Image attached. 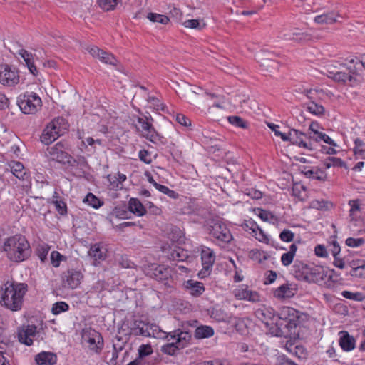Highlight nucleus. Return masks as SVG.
Here are the masks:
<instances>
[{"label":"nucleus","mask_w":365,"mask_h":365,"mask_svg":"<svg viewBox=\"0 0 365 365\" xmlns=\"http://www.w3.org/2000/svg\"><path fill=\"white\" fill-rule=\"evenodd\" d=\"M317 137L318 138V142L323 141L324 143L331 145L333 147H337L336 143L334 142L328 135L318 131V133H317Z\"/></svg>","instance_id":"55"},{"label":"nucleus","mask_w":365,"mask_h":365,"mask_svg":"<svg viewBox=\"0 0 365 365\" xmlns=\"http://www.w3.org/2000/svg\"><path fill=\"white\" fill-rule=\"evenodd\" d=\"M215 260V255L214 252L209 247H202L201 250V261L202 268L198 273L200 278L204 279L210 274Z\"/></svg>","instance_id":"13"},{"label":"nucleus","mask_w":365,"mask_h":365,"mask_svg":"<svg viewBox=\"0 0 365 365\" xmlns=\"http://www.w3.org/2000/svg\"><path fill=\"white\" fill-rule=\"evenodd\" d=\"M294 294V291L290 288L288 284H282L276 289L274 292V295L277 298H289Z\"/></svg>","instance_id":"34"},{"label":"nucleus","mask_w":365,"mask_h":365,"mask_svg":"<svg viewBox=\"0 0 365 365\" xmlns=\"http://www.w3.org/2000/svg\"><path fill=\"white\" fill-rule=\"evenodd\" d=\"M341 295L348 299H351L357 302H361L364 299V295L361 292H352L350 291H343Z\"/></svg>","instance_id":"46"},{"label":"nucleus","mask_w":365,"mask_h":365,"mask_svg":"<svg viewBox=\"0 0 365 365\" xmlns=\"http://www.w3.org/2000/svg\"><path fill=\"white\" fill-rule=\"evenodd\" d=\"M27 292L26 284L7 281L0 289V304L13 312L19 311Z\"/></svg>","instance_id":"2"},{"label":"nucleus","mask_w":365,"mask_h":365,"mask_svg":"<svg viewBox=\"0 0 365 365\" xmlns=\"http://www.w3.org/2000/svg\"><path fill=\"white\" fill-rule=\"evenodd\" d=\"M128 209L132 213L139 217L143 216L146 213V209L137 198H130L128 202Z\"/></svg>","instance_id":"30"},{"label":"nucleus","mask_w":365,"mask_h":365,"mask_svg":"<svg viewBox=\"0 0 365 365\" xmlns=\"http://www.w3.org/2000/svg\"><path fill=\"white\" fill-rule=\"evenodd\" d=\"M153 352L150 344H142L138 348V354L140 358L150 355Z\"/></svg>","instance_id":"53"},{"label":"nucleus","mask_w":365,"mask_h":365,"mask_svg":"<svg viewBox=\"0 0 365 365\" xmlns=\"http://www.w3.org/2000/svg\"><path fill=\"white\" fill-rule=\"evenodd\" d=\"M135 329L138 330V334L143 336H149L154 338H162L167 336L166 332L160 329V328L155 324H145L141 321L135 322Z\"/></svg>","instance_id":"14"},{"label":"nucleus","mask_w":365,"mask_h":365,"mask_svg":"<svg viewBox=\"0 0 365 365\" xmlns=\"http://www.w3.org/2000/svg\"><path fill=\"white\" fill-rule=\"evenodd\" d=\"M233 294L237 299L247 300L251 302H258L260 301L259 293L256 291L248 289V287L245 284L240 285L235 289Z\"/></svg>","instance_id":"19"},{"label":"nucleus","mask_w":365,"mask_h":365,"mask_svg":"<svg viewBox=\"0 0 365 365\" xmlns=\"http://www.w3.org/2000/svg\"><path fill=\"white\" fill-rule=\"evenodd\" d=\"M69 309V305L65 302H58L52 305L51 312L54 315L60 314L67 312Z\"/></svg>","instance_id":"44"},{"label":"nucleus","mask_w":365,"mask_h":365,"mask_svg":"<svg viewBox=\"0 0 365 365\" xmlns=\"http://www.w3.org/2000/svg\"><path fill=\"white\" fill-rule=\"evenodd\" d=\"M324 165L327 168H329L331 166L343 168L345 167L346 163L341 158L329 157L328 158V162H326Z\"/></svg>","instance_id":"48"},{"label":"nucleus","mask_w":365,"mask_h":365,"mask_svg":"<svg viewBox=\"0 0 365 365\" xmlns=\"http://www.w3.org/2000/svg\"><path fill=\"white\" fill-rule=\"evenodd\" d=\"M68 129V123L65 118H55L43 129L41 141L45 145H49L63 135Z\"/></svg>","instance_id":"7"},{"label":"nucleus","mask_w":365,"mask_h":365,"mask_svg":"<svg viewBox=\"0 0 365 365\" xmlns=\"http://www.w3.org/2000/svg\"><path fill=\"white\" fill-rule=\"evenodd\" d=\"M184 287L190 292L192 296L195 297L200 296L205 291V287L202 282L192 279L185 281Z\"/></svg>","instance_id":"25"},{"label":"nucleus","mask_w":365,"mask_h":365,"mask_svg":"<svg viewBox=\"0 0 365 365\" xmlns=\"http://www.w3.org/2000/svg\"><path fill=\"white\" fill-rule=\"evenodd\" d=\"M87 51L93 57L99 59L101 62L105 64L116 66L118 62L113 54L103 51L97 46H89L88 47Z\"/></svg>","instance_id":"17"},{"label":"nucleus","mask_w":365,"mask_h":365,"mask_svg":"<svg viewBox=\"0 0 365 365\" xmlns=\"http://www.w3.org/2000/svg\"><path fill=\"white\" fill-rule=\"evenodd\" d=\"M214 333V329L210 326L201 325L195 329V337L198 339L210 338Z\"/></svg>","instance_id":"31"},{"label":"nucleus","mask_w":365,"mask_h":365,"mask_svg":"<svg viewBox=\"0 0 365 365\" xmlns=\"http://www.w3.org/2000/svg\"><path fill=\"white\" fill-rule=\"evenodd\" d=\"M175 120L181 125L188 128L192 125L191 120L182 113H178L175 115Z\"/></svg>","instance_id":"56"},{"label":"nucleus","mask_w":365,"mask_h":365,"mask_svg":"<svg viewBox=\"0 0 365 365\" xmlns=\"http://www.w3.org/2000/svg\"><path fill=\"white\" fill-rule=\"evenodd\" d=\"M206 101H211L212 106L219 108H225L226 98L224 95V90L218 88L216 91L212 93H205L202 96Z\"/></svg>","instance_id":"21"},{"label":"nucleus","mask_w":365,"mask_h":365,"mask_svg":"<svg viewBox=\"0 0 365 365\" xmlns=\"http://www.w3.org/2000/svg\"><path fill=\"white\" fill-rule=\"evenodd\" d=\"M20 81L19 70L9 64H0V84L4 86L14 87Z\"/></svg>","instance_id":"11"},{"label":"nucleus","mask_w":365,"mask_h":365,"mask_svg":"<svg viewBox=\"0 0 365 365\" xmlns=\"http://www.w3.org/2000/svg\"><path fill=\"white\" fill-rule=\"evenodd\" d=\"M147 18L153 23H158L163 25H167L170 23V18L168 16L157 13L149 12Z\"/></svg>","instance_id":"38"},{"label":"nucleus","mask_w":365,"mask_h":365,"mask_svg":"<svg viewBox=\"0 0 365 365\" xmlns=\"http://www.w3.org/2000/svg\"><path fill=\"white\" fill-rule=\"evenodd\" d=\"M182 25L185 28L195 29L198 30H202L206 26V24L203 21V20L200 21L198 19L186 20L183 22Z\"/></svg>","instance_id":"42"},{"label":"nucleus","mask_w":365,"mask_h":365,"mask_svg":"<svg viewBox=\"0 0 365 365\" xmlns=\"http://www.w3.org/2000/svg\"><path fill=\"white\" fill-rule=\"evenodd\" d=\"M82 342L86 344L91 351L96 354H99L103 347V339L101 334L91 328L83 329Z\"/></svg>","instance_id":"10"},{"label":"nucleus","mask_w":365,"mask_h":365,"mask_svg":"<svg viewBox=\"0 0 365 365\" xmlns=\"http://www.w3.org/2000/svg\"><path fill=\"white\" fill-rule=\"evenodd\" d=\"M331 203L328 201L315 200L312 202V207L317 210H328Z\"/></svg>","instance_id":"58"},{"label":"nucleus","mask_w":365,"mask_h":365,"mask_svg":"<svg viewBox=\"0 0 365 365\" xmlns=\"http://www.w3.org/2000/svg\"><path fill=\"white\" fill-rule=\"evenodd\" d=\"M119 0H98V5L104 11L114 10L118 5Z\"/></svg>","instance_id":"43"},{"label":"nucleus","mask_w":365,"mask_h":365,"mask_svg":"<svg viewBox=\"0 0 365 365\" xmlns=\"http://www.w3.org/2000/svg\"><path fill=\"white\" fill-rule=\"evenodd\" d=\"M155 189H157L160 192L167 195L168 197L175 199L178 197V193H176L174 190H170L165 185H163L160 184H155Z\"/></svg>","instance_id":"50"},{"label":"nucleus","mask_w":365,"mask_h":365,"mask_svg":"<svg viewBox=\"0 0 365 365\" xmlns=\"http://www.w3.org/2000/svg\"><path fill=\"white\" fill-rule=\"evenodd\" d=\"M107 178L109 182L108 187L110 190H118L121 189L122 186L115 175H108Z\"/></svg>","instance_id":"51"},{"label":"nucleus","mask_w":365,"mask_h":365,"mask_svg":"<svg viewBox=\"0 0 365 365\" xmlns=\"http://www.w3.org/2000/svg\"><path fill=\"white\" fill-rule=\"evenodd\" d=\"M352 59L349 60L346 63H339L338 70L332 69L331 66H329L327 72L329 77L334 81L346 84L350 86H355L360 83L362 80L361 73H359L357 68L354 63Z\"/></svg>","instance_id":"5"},{"label":"nucleus","mask_w":365,"mask_h":365,"mask_svg":"<svg viewBox=\"0 0 365 365\" xmlns=\"http://www.w3.org/2000/svg\"><path fill=\"white\" fill-rule=\"evenodd\" d=\"M296 279L307 283L320 284L327 277V271L322 266L296 260L292 267Z\"/></svg>","instance_id":"4"},{"label":"nucleus","mask_w":365,"mask_h":365,"mask_svg":"<svg viewBox=\"0 0 365 365\" xmlns=\"http://www.w3.org/2000/svg\"><path fill=\"white\" fill-rule=\"evenodd\" d=\"M306 105L307 110L314 115L320 116L322 115L325 112L324 107L322 105L316 103L314 101H310Z\"/></svg>","instance_id":"40"},{"label":"nucleus","mask_w":365,"mask_h":365,"mask_svg":"<svg viewBox=\"0 0 365 365\" xmlns=\"http://www.w3.org/2000/svg\"><path fill=\"white\" fill-rule=\"evenodd\" d=\"M147 101L148 106L151 109L163 111L165 108V105L157 97L148 96Z\"/></svg>","instance_id":"39"},{"label":"nucleus","mask_w":365,"mask_h":365,"mask_svg":"<svg viewBox=\"0 0 365 365\" xmlns=\"http://www.w3.org/2000/svg\"><path fill=\"white\" fill-rule=\"evenodd\" d=\"M339 335V344L343 351H351L354 349L356 341L352 336L346 331H340Z\"/></svg>","instance_id":"24"},{"label":"nucleus","mask_w":365,"mask_h":365,"mask_svg":"<svg viewBox=\"0 0 365 365\" xmlns=\"http://www.w3.org/2000/svg\"><path fill=\"white\" fill-rule=\"evenodd\" d=\"M18 106L24 114H34L41 108L42 101L36 93L26 92L18 98Z\"/></svg>","instance_id":"9"},{"label":"nucleus","mask_w":365,"mask_h":365,"mask_svg":"<svg viewBox=\"0 0 365 365\" xmlns=\"http://www.w3.org/2000/svg\"><path fill=\"white\" fill-rule=\"evenodd\" d=\"M146 275L158 281L167 280L170 277V269L164 265L151 264L145 270Z\"/></svg>","instance_id":"18"},{"label":"nucleus","mask_w":365,"mask_h":365,"mask_svg":"<svg viewBox=\"0 0 365 365\" xmlns=\"http://www.w3.org/2000/svg\"><path fill=\"white\" fill-rule=\"evenodd\" d=\"M230 262L232 263L235 268V274L233 276V280L235 282H242L244 279L242 271L238 269L232 259L230 258Z\"/></svg>","instance_id":"60"},{"label":"nucleus","mask_w":365,"mask_h":365,"mask_svg":"<svg viewBox=\"0 0 365 365\" xmlns=\"http://www.w3.org/2000/svg\"><path fill=\"white\" fill-rule=\"evenodd\" d=\"M346 245L351 247H358L362 246L365 243V240L361 238L349 237L346 240Z\"/></svg>","instance_id":"54"},{"label":"nucleus","mask_w":365,"mask_h":365,"mask_svg":"<svg viewBox=\"0 0 365 365\" xmlns=\"http://www.w3.org/2000/svg\"><path fill=\"white\" fill-rule=\"evenodd\" d=\"M46 155L51 160L58 163L68 161L69 155L66 152L64 145L61 143H57L54 145L48 148Z\"/></svg>","instance_id":"16"},{"label":"nucleus","mask_w":365,"mask_h":365,"mask_svg":"<svg viewBox=\"0 0 365 365\" xmlns=\"http://www.w3.org/2000/svg\"><path fill=\"white\" fill-rule=\"evenodd\" d=\"M289 142L293 145L309 150H314L315 149L312 143L307 142V134L298 130L291 129L289 130Z\"/></svg>","instance_id":"20"},{"label":"nucleus","mask_w":365,"mask_h":365,"mask_svg":"<svg viewBox=\"0 0 365 365\" xmlns=\"http://www.w3.org/2000/svg\"><path fill=\"white\" fill-rule=\"evenodd\" d=\"M230 124L237 128H240L243 129H246L248 128L247 121L245 120L241 117L237 115L230 116Z\"/></svg>","instance_id":"45"},{"label":"nucleus","mask_w":365,"mask_h":365,"mask_svg":"<svg viewBox=\"0 0 365 365\" xmlns=\"http://www.w3.org/2000/svg\"><path fill=\"white\" fill-rule=\"evenodd\" d=\"M227 232L226 225L220 220H217L213 222V225H210V235L222 242H227Z\"/></svg>","instance_id":"22"},{"label":"nucleus","mask_w":365,"mask_h":365,"mask_svg":"<svg viewBox=\"0 0 365 365\" xmlns=\"http://www.w3.org/2000/svg\"><path fill=\"white\" fill-rule=\"evenodd\" d=\"M9 166L13 175L17 178L22 180L28 179L29 175L26 173L25 168L21 163L12 161L9 164Z\"/></svg>","instance_id":"29"},{"label":"nucleus","mask_w":365,"mask_h":365,"mask_svg":"<svg viewBox=\"0 0 365 365\" xmlns=\"http://www.w3.org/2000/svg\"><path fill=\"white\" fill-rule=\"evenodd\" d=\"M96 145H102V140L100 139L95 140L92 137L86 138L81 143V146L84 147L85 151L91 153L96 152Z\"/></svg>","instance_id":"32"},{"label":"nucleus","mask_w":365,"mask_h":365,"mask_svg":"<svg viewBox=\"0 0 365 365\" xmlns=\"http://www.w3.org/2000/svg\"><path fill=\"white\" fill-rule=\"evenodd\" d=\"M83 278V274L79 270L70 269L62 275V282L65 287L74 289L78 287Z\"/></svg>","instance_id":"15"},{"label":"nucleus","mask_w":365,"mask_h":365,"mask_svg":"<svg viewBox=\"0 0 365 365\" xmlns=\"http://www.w3.org/2000/svg\"><path fill=\"white\" fill-rule=\"evenodd\" d=\"M245 226L247 229L251 230L253 235H257V230H259V226L253 220L250 219L246 220L245 222Z\"/></svg>","instance_id":"61"},{"label":"nucleus","mask_w":365,"mask_h":365,"mask_svg":"<svg viewBox=\"0 0 365 365\" xmlns=\"http://www.w3.org/2000/svg\"><path fill=\"white\" fill-rule=\"evenodd\" d=\"M352 269L350 271V275L352 277H356L359 278H362L365 277V264L364 262H352L351 264Z\"/></svg>","instance_id":"35"},{"label":"nucleus","mask_w":365,"mask_h":365,"mask_svg":"<svg viewBox=\"0 0 365 365\" xmlns=\"http://www.w3.org/2000/svg\"><path fill=\"white\" fill-rule=\"evenodd\" d=\"M255 314L274 336L287 338L301 323V313L290 307H283L277 313L270 307H263Z\"/></svg>","instance_id":"1"},{"label":"nucleus","mask_w":365,"mask_h":365,"mask_svg":"<svg viewBox=\"0 0 365 365\" xmlns=\"http://www.w3.org/2000/svg\"><path fill=\"white\" fill-rule=\"evenodd\" d=\"M233 165L235 166V169L230 168L229 172L230 173L235 172L234 174H232V178L233 179L232 182L238 186V179L241 180H243V175L241 173L242 167L240 165H235V163H233Z\"/></svg>","instance_id":"47"},{"label":"nucleus","mask_w":365,"mask_h":365,"mask_svg":"<svg viewBox=\"0 0 365 365\" xmlns=\"http://www.w3.org/2000/svg\"><path fill=\"white\" fill-rule=\"evenodd\" d=\"M258 212L257 215L264 222H268L271 220L275 219L274 215L269 211L263 209H258Z\"/></svg>","instance_id":"59"},{"label":"nucleus","mask_w":365,"mask_h":365,"mask_svg":"<svg viewBox=\"0 0 365 365\" xmlns=\"http://www.w3.org/2000/svg\"><path fill=\"white\" fill-rule=\"evenodd\" d=\"M284 38L302 43L309 41L310 39V36L303 32H294L291 34H284Z\"/></svg>","instance_id":"36"},{"label":"nucleus","mask_w":365,"mask_h":365,"mask_svg":"<svg viewBox=\"0 0 365 365\" xmlns=\"http://www.w3.org/2000/svg\"><path fill=\"white\" fill-rule=\"evenodd\" d=\"M107 250L102 243L92 245L88 251L89 255L96 261L104 260L106 257Z\"/></svg>","instance_id":"26"},{"label":"nucleus","mask_w":365,"mask_h":365,"mask_svg":"<svg viewBox=\"0 0 365 365\" xmlns=\"http://www.w3.org/2000/svg\"><path fill=\"white\" fill-rule=\"evenodd\" d=\"M58 357L56 354L51 351H41L35 356V361L38 365H55Z\"/></svg>","instance_id":"23"},{"label":"nucleus","mask_w":365,"mask_h":365,"mask_svg":"<svg viewBox=\"0 0 365 365\" xmlns=\"http://www.w3.org/2000/svg\"><path fill=\"white\" fill-rule=\"evenodd\" d=\"M166 335L167 336L161 339H167L168 343L161 347V351L170 356L175 355L178 350L184 348L190 339L188 332L180 329L169 333L166 332Z\"/></svg>","instance_id":"8"},{"label":"nucleus","mask_w":365,"mask_h":365,"mask_svg":"<svg viewBox=\"0 0 365 365\" xmlns=\"http://www.w3.org/2000/svg\"><path fill=\"white\" fill-rule=\"evenodd\" d=\"M153 121V119L150 115L147 117L131 115L128 117V122L135 128L140 136L158 144L161 142L162 137L155 129Z\"/></svg>","instance_id":"6"},{"label":"nucleus","mask_w":365,"mask_h":365,"mask_svg":"<svg viewBox=\"0 0 365 365\" xmlns=\"http://www.w3.org/2000/svg\"><path fill=\"white\" fill-rule=\"evenodd\" d=\"M279 238L283 242H290L294 240V233L288 229H284L279 234Z\"/></svg>","instance_id":"57"},{"label":"nucleus","mask_w":365,"mask_h":365,"mask_svg":"<svg viewBox=\"0 0 365 365\" xmlns=\"http://www.w3.org/2000/svg\"><path fill=\"white\" fill-rule=\"evenodd\" d=\"M19 55L24 59L30 73L36 76L38 74V71L34 63V57L32 53H29L25 49H20Z\"/></svg>","instance_id":"27"},{"label":"nucleus","mask_w":365,"mask_h":365,"mask_svg":"<svg viewBox=\"0 0 365 365\" xmlns=\"http://www.w3.org/2000/svg\"><path fill=\"white\" fill-rule=\"evenodd\" d=\"M351 59L354 61V63L356 66V68H357L359 73H360L363 68L365 69V54L361 56V59H358L356 58Z\"/></svg>","instance_id":"64"},{"label":"nucleus","mask_w":365,"mask_h":365,"mask_svg":"<svg viewBox=\"0 0 365 365\" xmlns=\"http://www.w3.org/2000/svg\"><path fill=\"white\" fill-rule=\"evenodd\" d=\"M66 257L58 251H52L51 253V262L54 267H58L61 262L65 260Z\"/></svg>","instance_id":"49"},{"label":"nucleus","mask_w":365,"mask_h":365,"mask_svg":"<svg viewBox=\"0 0 365 365\" xmlns=\"http://www.w3.org/2000/svg\"><path fill=\"white\" fill-rule=\"evenodd\" d=\"M230 325L241 335H247L249 332L247 322L244 319L230 317Z\"/></svg>","instance_id":"28"},{"label":"nucleus","mask_w":365,"mask_h":365,"mask_svg":"<svg viewBox=\"0 0 365 365\" xmlns=\"http://www.w3.org/2000/svg\"><path fill=\"white\" fill-rule=\"evenodd\" d=\"M294 257V256L289 252L282 254L281 257L282 264L285 267L290 265L293 262Z\"/></svg>","instance_id":"63"},{"label":"nucleus","mask_w":365,"mask_h":365,"mask_svg":"<svg viewBox=\"0 0 365 365\" xmlns=\"http://www.w3.org/2000/svg\"><path fill=\"white\" fill-rule=\"evenodd\" d=\"M138 157L141 161L146 164H150L152 162L150 153L146 150H140L138 153Z\"/></svg>","instance_id":"62"},{"label":"nucleus","mask_w":365,"mask_h":365,"mask_svg":"<svg viewBox=\"0 0 365 365\" xmlns=\"http://www.w3.org/2000/svg\"><path fill=\"white\" fill-rule=\"evenodd\" d=\"M17 334L19 342L26 346L32 345L39 336L38 327L34 324L22 325L18 329Z\"/></svg>","instance_id":"12"},{"label":"nucleus","mask_w":365,"mask_h":365,"mask_svg":"<svg viewBox=\"0 0 365 365\" xmlns=\"http://www.w3.org/2000/svg\"><path fill=\"white\" fill-rule=\"evenodd\" d=\"M49 250L50 247L48 245H43L38 247L37 250V255L41 262H43L46 260Z\"/></svg>","instance_id":"52"},{"label":"nucleus","mask_w":365,"mask_h":365,"mask_svg":"<svg viewBox=\"0 0 365 365\" xmlns=\"http://www.w3.org/2000/svg\"><path fill=\"white\" fill-rule=\"evenodd\" d=\"M188 257L187 250L176 247L171 251L169 257L173 261L184 262Z\"/></svg>","instance_id":"33"},{"label":"nucleus","mask_w":365,"mask_h":365,"mask_svg":"<svg viewBox=\"0 0 365 365\" xmlns=\"http://www.w3.org/2000/svg\"><path fill=\"white\" fill-rule=\"evenodd\" d=\"M83 202L88 204L89 206L94 209H98L104 204L103 200H100L98 197L91 192H89L86 195L83 199Z\"/></svg>","instance_id":"37"},{"label":"nucleus","mask_w":365,"mask_h":365,"mask_svg":"<svg viewBox=\"0 0 365 365\" xmlns=\"http://www.w3.org/2000/svg\"><path fill=\"white\" fill-rule=\"evenodd\" d=\"M336 18L334 14H323L315 16L314 21L317 24H331L336 21Z\"/></svg>","instance_id":"41"},{"label":"nucleus","mask_w":365,"mask_h":365,"mask_svg":"<svg viewBox=\"0 0 365 365\" xmlns=\"http://www.w3.org/2000/svg\"><path fill=\"white\" fill-rule=\"evenodd\" d=\"M3 249L8 259L14 262L26 260L31 253L30 245L26 238L21 235H15L6 238Z\"/></svg>","instance_id":"3"}]
</instances>
